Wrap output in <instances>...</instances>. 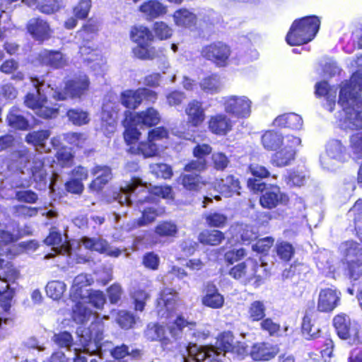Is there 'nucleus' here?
Instances as JSON below:
<instances>
[{
    "mask_svg": "<svg viewBox=\"0 0 362 362\" xmlns=\"http://www.w3.org/2000/svg\"><path fill=\"white\" fill-rule=\"evenodd\" d=\"M31 81L35 88V93H28L25 100L26 106L33 110L37 115L43 118H52L57 114L58 107L50 105L45 94H52L56 100H64L68 96L80 97L88 89L89 80L86 75H80L69 81L65 86V91L60 92L54 90L50 85L47 86L44 81L38 78H31Z\"/></svg>",
    "mask_w": 362,
    "mask_h": 362,
    "instance_id": "1",
    "label": "nucleus"
},
{
    "mask_svg": "<svg viewBox=\"0 0 362 362\" xmlns=\"http://www.w3.org/2000/svg\"><path fill=\"white\" fill-rule=\"evenodd\" d=\"M352 64V66L362 65V56ZM362 90L361 69L353 74L349 83L343 85L339 93V104L345 114L344 126L349 129H362V100L358 97Z\"/></svg>",
    "mask_w": 362,
    "mask_h": 362,
    "instance_id": "2",
    "label": "nucleus"
},
{
    "mask_svg": "<svg viewBox=\"0 0 362 362\" xmlns=\"http://www.w3.org/2000/svg\"><path fill=\"white\" fill-rule=\"evenodd\" d=\"M77 334L83 349L74 348L75 353L74 362H87L84 354L95 356L100 359L104 358V353L100 344L103 337V325L101 322H92L88 329L80 327L77 329Z\"/></svg>",
    "mask_w": 362,
    "mask_h": 362,
    "instance_id": "3",
    "label": "nucleus"
},
{
    "mask_svg": "<svg viewBox=\"0 0 362 362\" xmlns=\"http://www.w3.org/2000/svg\"><path fill=\"white\" fill-rule=\"evenodd\" d=\"M114 199L121 205L134 204L139 209L153 202V189L150 190L141 179L134 177L114 193Z\"/></svg>",
    "mask_w": 362,
    "mask_h": 362,
    "instance_id": "4",
    "label": "nucleus"
},
{
    "mask_svg": "<svg viewBox=\"0 0 362 362\" xmlns=\"http://www.w3.org/2000/svg\"><path fill=\"white\" fill-rule=\"evenodd\" d=\"M50 134L51 133L49 130L35 131L29 133L25 138L26 141L28 144H33L35 147L36 151L40 153L34 156L30 170L34 180L44 186L47 182V173L43 161L45 158L42 153L50 151V148L46 145V141Z\"/></svg>",
    "mask_w": 362,
    "mask_h": 362,
    "instance_id": "5",
    "label": "nucleus"
},
{
    "mask_svg": "<svg viewBox=\"0 0 362 362\" xmlns=\"http://www.w3.org/2000/svg\"><path fill=\"white\" fill-rule=\"evenodd\" d=\"M320 21L315 16H307L295 21L286 40L290 45H300L311 41L317 33Z\"/></svg>",
    "mask_w": 362,
    "mask_h": 362,
    "instance_id": "6",
    "label": "nucleus"
},
{
    "mask_svg": "<svg viewBox=\"0 0 362 362\" xmlns=\"http://www.w3.org/2000/svg\"><path fill=\"white\" fill-rule=\"evenodd\" d=\"M106 301L105 296L102 291L90 290L87 294L79 300L73 308V319L77 323H84L91 317L95 319V313L88 309L86 303L93 305L97 309H101Z\"/></svg>",
    "mask_w": 362,
    "mask_h": 362,
    "instance_id": "7",
    "label": "nucleus"
},
{
    "mask_svg": "<svg viewBox=\"0 0 362 362\" xmlns=\"http://www.w3.org/2000/svg\"><path fill=\"white\" fill-rule=\"evenodd\" d=\"M168 132L163 127H157L148 132L146 141H141L138 145L129 147L128 151L135 155H142L144 158H151L158 155L160 144V142L166 139Z\"/></svg>",
    "mask_w": 362,
    "mask_h": 362,
    "instance_id": "8",
    "label": "nucleus"
},
{
    "mask_svg": "<svg viewBox=\"0 0 362 362\" xmlns=\"http://www.w3.org/2000/svg\"><path fill=\"white\" fill-rule=\"evenodd\" d=\"M221 102L225 112L236 118H247L251 114L252 103L245 95H228Z\"/></svg>",
    "mask_w": 362,
    "mask_h": 362,
    "instance_id": "9",
    "label": "nucleus"
},
{
    "mask_svg": "<svg viewBox=\"0 0 362 362\" xmlns=\"http://www.w3.org/2000/svg\"><path fill=\"white\" fill-rule=\"evenodd\" d=\"M301 144V139L299 137L293 135L285 136L284 146H281L271 158L272 165L276 167H284L288 165L295 159L296 148Z\"/></svg>",
    "mask_w": 362,
    "mask_h": 362,
    "instance_id": "10",
    "label": "nucleus"
},
{
    "mask_svg": "<svg viewBox=\"0 0 362 362\" xmlns=\"http://www.w3.org/2000/svg\"><path fill=\"white\" fill-rule=\"evenodd\" d=\"M202 56L218 67H225L229 63L231 54L230 47L224 42H216L203 47Z\"/></svg>",
    "mask_w": 362,
    "mask_h": 362,
    "instance_id": "11",
    "label": "nucleus"
},
{
    "mask_svg": "<svg viewBox=\"0 0 362 362\" xmlns=\"http://www.w3.org/2000/svg\"><path fill=\"white\" fill-rule=\"evenodd\" d=\"M260 267L255 259L248 258L231 268L229 274L244 283H248L254 279H256V281H259L262 279V275L258 274Z\"/></svg>",
    "mask_w": 362,
    "mask_h": 362,
    "instance_id": "12",
    "label": "nucleus"
},
{
    "mask_svg": "<svg viewBox=\"0 0 362 362\" xmlns=\"http://www.w3.org/2000/svg\"><path fill=\"white\" fill-rule=\"evenodd\" d=\"M187 355L182 356L183 362H202L205 360L209 361L221 362L219 357L221 353L215 350L214 347L198 346L196 344L189 345L186 349Z\"/></svg>",
    "mask_w": 362,
    "mask_h": 362,
    "instance_id": "13",
    "label": "nucleus"
},
{
    "mask_svg": "<svg viewBox=\"0 0 362 362\" xmlns=\"http://www.w3.org/2000/svg\"><path fill=\"white\" fill-rule=\"evenodd\" d=\"M156 98V93L147 88L126 90L123 91L120 95L122 105L127 108L133 110L137 108L144 99L153 102Z\"/></svg>",
    "mask_w": 362,
    "mask_h": 362,
    "instance_id": "14",
    "label": "nucleus"
},
{
    "mask_svg": "<svg viewBox=\"0 0 362 362\" xmlns=\"http://www.w3.org/2000/svg\"><path fill=\"white\" fill-rule=\"evenodd\" d=\"M141 216L127 225V230H131L136 228L147 226L153 223L156 219L165 213V209L155 206H148L139 208Z\"/></svg>",
    "mask_w": 362,
    "mask_h": 362,
    "instance_id": "15",
    "label": "nucleus"
},
{
    "mask_svg": "<svg viewBox=\"0 0 362 362\" xmlns=\"http://www.w3.org/2000/svg\"><path fill=\"white\" fill-rule=\"evenodd\" d=\"M177 293L172 288H164L157 300L156 309L161 317L168 318L175 309Z\"/></svg>",
    "mask_w": 362,
    "mask_h": 362,
    "instance_id": "16",
    "label": "nucleus"
},
{
    "mask_svg": "<svg viewBox=\"0 0 362 362\" xmlns=\"http://www.w3.org/2000/svg\"><path fill=\"white\" fill-rule=\"evenodd\" d=\"M289 201L288 197L280 190L276 185L267 189L259 199V203L263 208L272 209L279 205H286Z\"/></svg>",
    "mask_w": 362,
    "mask_h": 362,
    "instance_id": "17",
    "label": "nucleus"
},
{
    "mask_svg": "<svg viewBox=\"0 0 362 362\" xmlns=\"http://www.w3.org/2000/svg\"><path fill=\"white\" fill-rule=\"evenodd\" d=\"M341 293L334 288L321 289L317 299V310L320 312H331L339 304Z\"/></svg>",
    "mask_w": 362,
    "mask_h": 362,
    "instance_id": "18",
    "label": "nucleus"
},
{
    "mask_svg": "<svg viewBox=\"0 0 362 362\" xmlns=\"http://www.w3.org/2000/svg\"><path fill=\"white\" fill-rule=\"evenodd\" d=\"M333 324L340 338L347 339L352 337L358 341H362L357 330V325L351 327L350 319L346 315L339 314L335 316L333 320Z\"/></svg>",
    "mask_w": 362,
    "mask_h": 362,
    "instance_id": "19",
    "label": "nucleus"
},
{
    "mask_svg": "<svg viewBox=\"0 0 362 362\" xmlns=\"http://www.w3.org/2000/svg\"><path fill=\"white\" fill-rule=\"evenodd\" d=\"M45 243L48 245H52L54 254L49 253L45 256L46 259L54 257L56 254L71 255V246L68 241H62L61 233L53 228L51 229L49 235L45 238Z\"/></svg>",
    "mask_w": 362,
    "mask_h": 362,
    "instance_id": "20",
    "label": "nucleus"
},
{
    "mask_svg": "<svg viewBox=\"0 0 362 362\" xmlns=\"http://www.w3.org/2000/svg\"><path fill=\"white\" fill-rule=\"evenodd\" d=\"M82 243L86 249L100 253H105L110 257H117L122 253V250L117 247L109 246L106 240L100 238H90L84 237L82 238Z\"/></svg>",
    "mask_w": 362,
    "mask_h": 362,
    "instance_id": "21",
    "label": "nucleus"
},
{
    "mask_svg": "<svg viewBox=\"0 0 362 362\" xmlns=\"http://www.w3.org/2000/svg\"><path fill=\"white\" fill-rule=\"evenodd\" d=\"M144 18L153 21L165 16L168 13V6L159 0H147L139 8Z\"/></svg>",
    "mask_w": 362,
    "mask_h": 362,
    "instance_id": "22",
    "label": "nucleus"
},
{
    "mask_svg": "<svg viewBox=\"0 0 362 362\" xmlns=\"http://www.w3.org/2000/svg\"><path fill=\"white\" fill-rule=\"evenodd\" d=\"M93 282V279L90 275L81 274L76 276L73 281L70 291V297L72 300L76 303L82 298H84L86 294L90 291L87 287L90 286Z\"/></svg>",
    "mask_w": 362,
    "mask_h": 362,
    "instance_id": "23",
    "label": "nucleus"
},
{
    "mask_svg": "<svg viewBox=\"0 0 362 362\" xmlns=\"http://www.w3.org/2000/svg\"><path fill=\"white\" fill-rule=\"evenodd\" d=\"M214 189L226 197L240 194V182L233 175H228L225 178L217 179L214 182Z\"/></svg>",
    "mask_w": 362,
    "mask_h": 362,
    "instance_id": "24",
    "label": "nucleus"
},
{
    "mask_svg": "<svg viewBox=\"0 0 362 362\" xmlns=\"http://www.w3.org/2000/svg\"><path fill=\"white\" fill-rule=\"evenodd\" d=\"M119 111V104L108 102L103 104L102 112V125L105 127L107 134H112L116 128V120Z\"/></svg>",
    "mask_w": 362,
    "mask_h": 362,
    "instance_id": "25",
    "label": "nucleus"
},
{
    "mask_svg": "<svg viewBox=\"0 0 362 362\" xmlns=\"http://www.w3.org/2000/svg\"><path fill=\"white\" fill-rule=\"evenodd\" d=\"M8 251L10 250L8 247L5 249L0 247V294H5L6 291L12 290L10 288L9 281L13 278L11 276L15 273V271L11 267H8V262L3 258Z\"/></svg>",
    "mask_w": 362,
    "mask_h": 362,
    "instance_id": "26",
    "label": "nucleus"
},
{
    "mask_svg": "<svg viewBox=\"0 0 362 362\" xmlns=\"http://www.w3.org/2000/svg\"><path fill=\"white\" fill-rule=\"evenodd\" d=\"M124 119L123 120V126L125 128L124 132V139L125 143L129 147L133 145H137L136 142L141 136V132L137 129L139 124L132 119L131 112L127 110L124 112Z\"/></svg>",
    "mask_w": 362,
    "mask_h": 362,
    "instance_id": "27",
    "label": "nucleus"
},
{
    "mask_svg": "<svg viewBox=\"0 0 362 362\" xmlns=\"http://www.w3.org/2000/svg\"><path fill=\"white\" fill-rule=\"evenodd\" d=\"M39 62L45 65L59 69L68 64V59L60 52L45 49L38 54Z\"/></svg>",
    "mask_w": 362,
    "mask_h": 362,
    "instance_id": "28",
    "label": "nucleus"
},
{
    "mask_svg": "<svg viewBox=\"0 0 362 362\" xmlns=\"http://www.w3.org/2000/svg\"><path fill=\"white\" fill-rule=\"evenodd\" d=\"M27 29L35 40L40 41L48 39L52 33L49 24L39 18L30 19L27 25Z\"/></svg>",
    "mask_w": 362,
    "mask_h": 362,
    "instance_id": "29",
    "label": "nucleus"
},
{
    "mask_svg": "<svg viewBox=\"0 0 362 362\" xmlns=\"http://www.w3.org/2000/svg\"><path fill=\"white\" fill-rule=\"evenodd\" d=\"M185 112L187 116V122L192 127H199L205 119V111L202 103L197 100L188 103Z\"/></svg>",
    "mask_w": 362,
    "mask_h": 362,
    "instance_id": "30",
    "label": "nucleus"
},
{
    "mask_svg": "<svg viewBox=\"0 0 362 362\" xmlns=\"http://www.w3.org/2000/svg\"><path fill=\"white\" fill-rule=\"evenodd\" d=\"M90 172L96 177L89 185V189L93 192H99L112 178L111 170L105 165H96Z\"/></svg>",
    "mask_w": 362,
    "mask_h": 362,
    "instance_id": "31",
    "label": "nucleus"
},
{
    "mask_svg": "<svg viewBox=\"0 0 362 362\" xmlns=\"http://www.w3.org/2000/svg\"><path fill=\"white\" fill-rule=\"evenodd\" d=\"M233 123L231 119L224 114H217L211 116L209 121V130L218 135H225L231 130Z\"/></svg>",
    "mask_w": 362,
    "mask_h": 362,
    "instance_id": "32",
    "label": "nucleus"
},
{
    "mask_svg": "<svg viewBox=\"0 0 362 362\" xmlns=\"http://www.w3.org/2000/svg\"><path fill=\"white\" fill-rule=\"evenodd\" d=\"M224 301L223 296L218 292L216 286L207 284L205 294L202 298V304L214 309H219L223 306Z\"/></svg>",
    "mask_w": 362,
    "mask_h": 362,
    "instance_id": "33",
    "label": "nucleus"
},
{
    "mask_svg": "<svg viewBox=\"0 0 362 362\" xmlns=\"http://www.w3.org/2000/svg\"><path fill=\"white\" fill-rule=\"evenodd\" d=\"M230 233L243 241H251L257 237V229L252 226L245 223H235L230 226Z\"/></svg>",
    "mask_w": 362,
    "mask_h": 362,
    "instance_id": "34",
    "label": "nucleus"
},
{
    "mask_svg": "<svg viewBox=\"0 0 362 362\" xmlns=\"http://www.w3.org/2000/svg\"><path fill=\"white\" fill-rule=\"evenodd\" d=\"M131 116L139 125L144 124L148 127L156 125L160 119L158 112L153 107L138 113L131 112Z\"/></svg>",
    "mask_w": 362,
    "mask_h": 362,
    "instance_id": "35",
    "label": "nucleus"
},
{
    "mask_svg": "<svg viewBox=\"0 0 362 362\" xmlns=\"http://www.w3.org/2000/svg\"><path fill=\"white\" fill-rule=\"evenodd\" d=\"M177 182L182 185L186 190L190 192H199L206 185L205 181L197 174H181Z\"/></svg>",
    "mask_w": 362,
    "mask_h": 362,
    "instance_id": "36",
    "label": "nucleus"
},
{
    "mask_svg": "<svg viewBox=\"0 0 362 362\" xmlns=\"http://www.w3.org/2000/svg\"><path fill=\"white\" fill-rule=\"evenodd\" d=\"M173 18L177 26L184 28L195 25L197 20V16L186 8L176 10L173 15Z\"/></svg>",
    "mask_w": 362,
    "mask_h": 362,
    "instance_id": "37",
    "label": "nucleus"
},
{
    "mask_svg": "<svg viewBox=\"0 0 362 362\" xmlns=\"http://www.w3.org/2000/svg\"><path fill=\"white\" fill-rule=\"evenodd\" d=\"M273 124L277 127H288L293 129H300L303 126V119L300 116L297 114L288 113L276 117Z\"/></svg>",
    "mask_w": 362,
    "mask_h": 362,
    "instance_id": "38",
    "label": "nucleus"
},
{
    "mask_svg": "<svg viewBox=\"0 0 362 362\" xmlns=\"http://www.w3.org/2000/svg\"><path fill=\"white\" fill-rule=\"evenodd\" d=\"M276 354L275 349L265 343L254 344L250 351V356L255 361H269Z\"/></svg>",
    "mask_w": 362,
    "mask_h": 362,
    "instance_id": "39",
    "label": "nucleus"
},
{
    "mask_svg": "<svg viewBox=\"0 0 362 362\" xmlns=\"http://www.w3.org/2000/svg\"><path fill=\"white\" fill-rule=\"evenodd\" d=\"M199 87L204 93L214 95L221 91L222 83L218 75L211 74L204 77L200 81Z\"/></svg>",
    "mask_w": 362,
    "mask_h": 362,
    "instance_id": "40",
    "label": "nucleus"
},
{
    "mask_svg": "<svg viewBox=\"0 0 362 362\" xmlns=\"http://www.w3.org/2000/svg\"><path fill=\"white\" fill-rule=\"evenodd\" d=\"M315 93L318 96H326L327 103L325 105L329 111L332 112L335 105L337 90L329 88L327 83L322 81L315 85Z\"/></svg>",
    "mask_w": 362,
    "mask_h": 362,
    "instance_id": "41",
    "label": "nucleus"
},
{
    "mask_svg": "<svg viewBox=\"0 0 362 362\" xmlns=\"http://www.w3.org/2000/svg\"><path fill=\"white\" fill-rule=\"evenodd\" d=\"M285 136L273 131L265 132L262 136V143L264 148L275 151L284 146Z\"/></svg>",
    "mask_w": 362,
    "mask_h": 362,
    "instance_id": "42",
    "label": "nucleus"
},
{
    "mask_svg": "<svg viewBox=\"0 0 362 362\" xmlns=\"http://www.w3.org/2000/svg\"><path fill=\"white\" fill-rule=\"evenodd\" d=\"M198 239L204 245L216 246L220 245L225 239V235L218 230L206 229L199 233Z\"/></svg>",
    "mask_w": 362,
    "mask_h": 362,
    "instance_id": "43",
    "label": "nucleus"
},
{
    "mask_svg": "<svg viewBox=\"0 0 362 362\" xmlns=\"http://www.w3.org/2000/svg\"><path fill=\"white\" fill-rule=\"evenodd\" d=\"M29 6H35L45 13H52L59 8L58 0H23Z\"/></svg>",
    "mask_w": 362,
    "mask_h": 362,
    "instance_id": "44",
    "label": "nucleus"
},
{
    "mask_svg": "<svg viewBox=\"0 0 362 362\" xmlns=\"http://www.w3.org/2000/svg\"><path fill=\"white\" fill-rule=\"evenodd\" d=\"M7 121L9 126L15 129L25 130L28 127V121L22 115L21 110L16 107H13L10 110L7 116Z\"/></svg>",
    "mask_w": 362,
    "mask_h": 362,
    "instance_id": "45",
    "label": "nucleus"
},
{
    "mask_svg": "<svg viewBox=\"0 0 362 362\" xmlns=\"http://www.w3.org/2000/svg\"><path fill=\"white\" fill-rule=\"evenodd\" d=\"M215 350L221 353V356L219 357L221 362H225L223 361V358L226 356V354L233 350V337L230 332H225L221 335L216 342Z\"/></svg>",
    "mask_w": 362,
    "mask_h": 362,
    "instance_id": "46",
    "label": "nucleus"
},
{
    "mask_svg": "<svg viewBox=\"0 0 362 362\" xmlns=\"http://www.w3.org/2000/svg\"><path fill=\"white\" fill-rule=\"evenodd\" d=\"M131 38L136 44L144 45V43H151L153 37L148 28L140 25L132 28Z\"/></svg>",
    "mask_w": 362,
    "mask_h": 362,
    "instance_id": "47",
    "label": "nucleus"
},
{
    "mask_svg": "<svg viewBox=\"0 0 362 362\" xmlns=\"http://www.w3.org/2000/svg\"><path fill=\"white\" fill-rule=\"evenodd\" d=\"M203 216L206 224L211 228H223L228 222L227 216L217 211L206 213Z\"/></svg>",
    "mask_w": 362,
    "mask_h": 362,
    "instance_id": "48",
    "label": "nucleus"
},
{
    "mask_svg": "<svg viewBox=\"0 0 362 362\" xmlns=\"http://www.w3.org/2000/svg\"><path fill=\"white\" fill-rule=\"evenodd\" d=\"M326 152L334 160L343 162L345 159V148L339 140H332L328 142Z\"/></svg>",
    "mask_w": 362,
    "mask_h": 362,
    "instance_id": "49",
    "label": "nucleus"
},
{
    "mask_svg": "<svg viewBox=\"0 0 362 362\" xmlns=\"http://www.w3.org/2000/svg\"><path fill=\"white\" fill-rule=\"evenodd\" d=\"M266 306L263 301L255 300L252 302L247 310L248 317L251 321H259L265 316Z\"/></svg>",
    "mask_w": 362,
    "mask_h": 362,
    "instance_id": "50",
    "label": "nucleus"
},
{
    "mask_svg": "<svg viewBox=\"0 0 362 362\" xmlns=\"http://www.w3.org/2000/svg\"><path fill=\"white\" fill-rule=\"evenodd\" d=\"M194 326V322H188L182 317H178L176 320L168 327V329L171 336L177 339L180 337L182 331L185 327H189V329H192Z\"/></svg>",
    "mask_w": 362,
    "mask_h": 362,
    "instance_id": "51",
    "label": "nucleus"
},
{
    "mask_svg": "<svg viewBox=\"0 0 362 362\" xmlns=\"http://www.w3.org/2000/svg\"><path fill=\"white\" fill-rule=\"evenodd\" d=\"M134 56L141 59H153L157 57L156 50L151 47V43L137 44L133 48Z\"/></svg>",
    "mask_w": 362,
    "mask_h": 362,
    "instance_id": "52",
    "label": "nucleus"
},
{
    "mask_svg": "<svg viewBox=\"0 0 362 362\" xmlns=\"http://www.w3.org/2000/svg\"><path fill=\"white\" fill-rule=\"evenodd\" d=\"M154 232L159 237H173L177 233V227L172 221H161L155 227Z\"/></svg>",
    "mask_w": 362,
    "mask_h": 362,
    "instance_id": "53",
    "label": "nucleus"
},
{
    "mask_svg": "<svg viewBox=\"0 0 362 362\" xmlns=\"http://www.w3.org/2000/svg\"><path fill=\"white\" fill-rule=\"evenodd\" d=\"M66 290V284L60 281H49L46 286L47 295L54 299H60Z\"/></svg>",
    "mask_w": 362,
    "mask_h": 362,
    "instance_id": "54",
    "label": "nucleus"
},
{
    "mask_svg": "<svg viewBox=\"0 0 362 362\" xmlns=\"http://www.w3.org/2000/svg\"><path fill=\"white\" fill-rule=\"evenodd\" d=\"M302 332L307 339H315L319 333L318 328L314 327L312 322V316L308 313H306L303 318Z\"/></svg>",
    "mask_w": 362,
    "mask_h": 362,
    "instance_id": "55",
    "label": "nucleus"
},
{
    "mask_svg": "<svg viewBox=\"0 0 362 362\" xmlns=\"http://www.w3.org/2000/svg\"><path fill=\"white\" fill-rule=\"evenodd\" d=\"M132 298L134 300L135 310L143 311L146 301L150 298V293L143 288H137L132 292Z\"/></svg>",
    "mask_w": 362,
    "mask_h": 362,
    "instance_id": "56",
    "label": "nucleus"
},
{
    "mask_svg": "<svg viewBox=\"0 0 362 362\" xmlns=\"http://www.w3.org/2000/svg\"><path fill=\"white\" fill-rule=\"evenodd\" d=\"M350 216H354L355 227L357 235L362 241V200L357 201L349 211Z\"/></svg>",
    "mask_w": 362,
    "mask_h": 362,
    "instance_id": "57",
    "label": "nucleus"
},
{
    "mask_svg": "<svg viewBox=\"0 0 362 362\" xmlns=\"http://www.w3.org/2000/svg\"><path fill=\"white\" fill-rule=\"evenodd\" d=\"M145 335L151 341L167 339L164 328L158 324H149L145 332Z\"/></svg>",
    "mask_w": 362,
    "mask_h": 362,
    "instance_id": "58",
    "label": "nucleus"
},
{
    "mask_svg": "<svg viewBox=\"0 0 362 362\" xmlns=\"http://www.w3.org/2000/svg\"><path fill=\"white\" fill-rule=\"evenodd\" d=\"M52 341L59 347L65 348L67 350H71V347L76 344L74 343L71 334L68 332H62L58 334H54L52 338Z\"/></svg>",
    "mask_w": 362,
    "mask_h": 362,
    "instance_id": "59",
    "label": "nucleus"
},
{
    "mask_svg": "<svg viewBox=\"0 0 362 362\" xmlns=\"http://www.w3.org/2000/svg\"><path fill=\"white\" fill-rule=\"evenodd\" d=\"M69 119L75 125L81 126L89 122L90 118L87 112L73 109L67 112Z\"/></svg>",
    "mask_w": 362,
    "mask_h": 362,
    "instance_id": "60",
    "label": "nucleus"
},
{
    "mask_svg": "<svg viewBox=\"0 0 362 362\" xmlns=\"http://www.w3.org/2000/svg\"><path fill=\"white\" fill-rule=\"evenodd\" d=\"M110 354L115 360H120L126 356H131L134 358L138 357L140 352L137 349L129 351V348L127 346L122 344L111 350Z\"/></svg>",
    "mask_w": 362,
    "mask_h": 362,
    "instance_id": "61",
    "label": "nucleus"
},
{
    "mask_svg": "<svg viewBox=\"0 0 362 362\" xmlns=\"http://www.w3.org/2000/svg\"><path fill=\"white\" fill-rule=\"evenodd\" d=\"M40 208L30 207L23 204L15 205L12 208L13 214L18 217L30 218L35 216Z\"/></svg>",
    "mask_w": 362,
    "mask_h": 362,
    "instance_id": "62",
    "label": "nucleus"
},
{
    "mask_svg": "<svg viewBox=\"0 0 362 362\" xmlns=\"http://www.w3.org/2000/svg\"><path fill=\"white\" fill-rule=\"evenodd\" d=\"M150 170L158 177L169 179L173 175L170 166L165 163H152L150 165Z\"/></svg>",
    "mask_w": 362,
    "mask_h": 362,
    "instance_id": "63",
    "label": "nucleus"
},
{
    "mask_svg": "<svg viewBox=\"0 0 362 362\" xmlns=\"http://www.w3.org/2000/svg\"><path fill=\"white\" fill-rule=\"evenodd\" d=\"M260 328L270 336H278L281 331L280 325L271 317L262 319L260 322Z\"/></svg>",
    "mask_w": 362,
    "mask_h": 362,
    "instance_id": "64",
    "label": "nucleus"
}]
</instances>
